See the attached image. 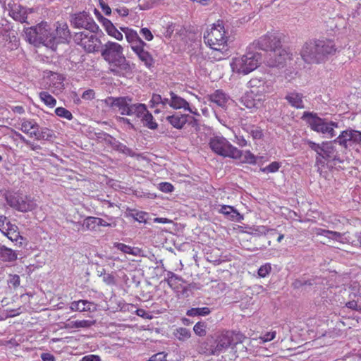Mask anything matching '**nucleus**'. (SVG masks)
Instances as JSON below:
<instances>
[{
  "label": "nucleus",
  "mask_w": 361,
  "mask_h": 361,
  "mask_svg": "<svg viewBox=\"0 0 361 361\" xmlns=\"http://www.w3.org/2000/svg\"><path fill=\"white\" fill-rule=\"evenodd\" d=\"M300 56L306 63H319L316 41L306 42L300 50Z\"/></svg>",
  "instance_id": "nucleus-16"
},
{
  "label": "nucleus",
  "mask_w": 361,
  "mask_h": 361,
  "mask_svg": "<svg viewBox=\"0 0 361 361\" xmlns=\"http://www.w3.org/2000/svg\"><path fill=\"white\" fill-rule=\"evenodd\" d=\"M230 36L225 29L224 23L219 19L204 32V42L212 51L210 58L216 61H221L228 55Z\"/></svg>",
  "instance_id": "nucleus-1"
},
{
  "label": "nucleus",
  "mask_w": 361,
  "mask_h": 361,
  "mask_svg": "<svg viewBox=\"0 0 361 361\" xmlns=\"http://www.w3.org/2000/svg\"><path fill=\"white\" fill-rule=\"evenodd\" d=\"M94 14L108 35L118 41L123 40V35L122 32L116 27L110 20L104 17L97 9L94 10Z\"/></svg>",
  "instance_id": "nucleus-15"
},
{
  "label": "nucleus",
  "mask_w": 361,
  "mask_h": 361,
  "mask_svg": "<svg viewBox=\"0 0 361 361\" xmlns=\"http://www.w3.org/2000/svg\"><path fill=\"white\" fill-rule=\"evenodd\" d=\"M247 132L254 140H260L264 136L263 131L259 127L252 126Z\"/></svg>",
  "instance_id": "nucleus-46"
},
{
  "label": "nucleus",
  "mask_w": 361,
  "mask_h": 361,
  "mask_svg": "<svg viewBox=\"0 0 361 361\" xmlns=\"http://www.w3.org/2000/svg\"><path fill=\"white\" fill-rule=\"evenodd\" d=\"M285 98L293 107H295L296 109L304 108V104L302 100L303 96L302 94L296 92H293L288 93Z\"/></svg>",
  "instance_id": "nucleus-28"
},
{
  "label": "nucleus",
  "mask_w": 361,
  "mask_h": 361,
  "mask_svg": "<svg viewBox=\"0 0 361 361\" xmlns=\"http://www.w3.org/2000/svg\"><path fill=\"white\" fill-rule=\"evenodd\" d=\"M249 84L252 90H250L251 94H255V90H252L254 87H259L262 90L257 91V93L260 92L261 94H263L265 92V82L263 80L252 78L249 81Z\"/></svg>",
  "instance_id": "nucleus-40"
},
{
  "label": "nucleus",
  "mask_w": 361,
  "mask_h": 361,
  "mask_svg": "<svg viewBox=\"0 0 361 361\" xmlns=\"http://www.w3.org/2000/svg\"><path fill=\"white\" fill-rule=\"evenodd\" d=\"M176 336L178 338H188L190 337V331L186 328H179Z\"/></svg>",
  "instance_id": "nucleus-52"
},
{
  "label": "nucleus",
  "mask_w": 361,
  "mask_h": 361,
  "mask_svg": "<svg viewBox=\"0 0 361 361\" xmlns=\"http://www.w3.org/2000/svg\"><path fill=\"white\" fill-rule=\"evenodd\" d=\"M20 126L19 129L32 138L39 128V125L33 120L23 119Z\"/></svg>",
  "instance_id": "nucleus-24"
},
{
  "label": "nucleus",
  "mask_w": 361,
  "mask_h": 361,
  "mask_svg": "<svg viewBox=\"0 0 361 361\" xmlns=\"http://www.w3.org/2000/svg\"><path fill=\"white\" fill-rule=\"evenodd\" d=\"M307 143L311 149L317 153L316 164L318 166L324 167L329 164L336 165L343 163V157L345 154L341 147H338V142H335V139L331 141H324L320 144L311 140H307Z\"/></svg>",
  "instance_id": "nucleus-2"
},
{
  "label": "nucleus",
  "mask_w": 361,
  "mask_h": 361,
  "mask_svg": "<svg viewBox=\"0 0 361 361\" xmlns=\"http://www.w3.org/2000/svg\"><path fill=\"white\" fill-rule=\"evenodd\" d=\"M170 101L169 105L173 109H189V103L173 92H170Z\"/></svg>",
  "instance_id": "nucleus-26"
},
{
  "label": "nucleus",
  "mask_w": 361,
  "mask_h": 361,
  "mask_svg": "<svg viewBox=\"0 0 361 361\" xmlns=\"http://www.w3.org/2000/svg\"><path fill=\"white\" fill-rule=\"evenodd\" d=\"M114 12L121 17H126L129 15V9L124 6H119L115 8Z\"/></svg>",
  "instance_id": "nucleus-54"
},
{
  "label": "nucleus",
  "mask_w": 361,
  "mask_h": 361,
  "mask_svg": "<svg viewBox=\"0 0 361 361\" xmlns=\"http://www.w3.org/2000/svg\"><path fill=\"white\" fill-rule=\"evenodd\" d=\"M211 312V310L207 307H196V308H191L190 310H188L187 315L190 317H195V316H206L208 315Z\"/></svg>",
  "instance_id": "nucleus-43"
},
{
  "label": "nucleus",
  "mask_w": 361,
  "mask_h": 361,
  "mask_svg": "<svg viewBox=\"0 0 361 361\" xmlns=\"http://www.w3.org/2000/svg\"><path fill=\"white\" fill-rule=\"evenodd\" d=\"M112 99L111 106L116 108L122 115L135 116L140 117L145 111V104H132V99L128 97L109 98Z\"/></svg>",
  "instance_id": "nucleus-6"
},
{
  "label": "nucleus",
  "mask_w": 361,
  "mask_h": 361,
  "mask_svg": "<svg viewBox=\"0 0 361 361\" xmlns=\"http://www.w3.org/2000/svg\"><path fill=\"white\" fill-rule=\"evenodd\" d=\"M163 101V98L160 94H153L149 101L150 106L154 107L156 105L160 104Z\"/></svg>",
  "instance_id": "nucleus-55"
},
{
  "label": "nucleus",
  "mask_w": 361,
  "mask_h": 361,
  "mask_svg": "<svg viewBox=\"0 0 361 361\" xmlns=\"http://www.w3.org/2000/svg\"><path fill=\"white\" fill-rule=\"evenodd\" d=\"M271 271V266L270 263H265L262 265L257 271V274L260 278L267 277Z\"/></svg>",
  "instance_id": "nucleus-47"
},
{
  "label": "nucleus",
  "mask_w": 361,
  "mask_h": 361,
  "mask_svg": "<svg viewBox=\"0 0 361 361\" xmlns=\"http://www.w3.org/2000/svg\"><path fill=\"white\" fill-rule=\"evenodd\" d=\"M195 333L200 337L206 335V325L204 322H197L193 327Z\"/></svg>",
  "instance_id": "nucleus-48"
},
{
  "label": "nucleus",
  "mask_w": 361,
  "mask_h": 361,
  "mask_svg": "<svg viewBox=\"0 0 361 361\" xmlns=\"http://www.w3.org/2000/svg\"><path fill=\"white\" fill-rule=\"evenodd\" d=\"M208 97L211 102L215 103L219 106H224L228 99L227 95L221 90H216L214 93L209 94Z\"/></svg>",
  "instance_id": "nucleus-29"
},
{
  "label": "nucleus",
  "mask_w": 361,
  "mask_h": 361,
  "mask_svg": "<svg viewBox=\"0 0 361 361\" xmlns=\"http://www.w3.org/2000/svg\"><path fill=\"white\" fill-rule=\"evenodd\" d=\"M64 77L59 73H51L49 76V87L54 94H59L62 92L64 88Z\"/></svg>",
  "instance_id": "nucleus-22"
},
{
  "label": "nucleus",
  "mask_w": 361,
  "mask_h": 361,
  "mask_svg": "<svg viewBox=\"0 0 361 361\" xmlns=\"http://www.w3.org/2000/svg\"><path fill=\"white\" fill-rule=\"evenodd\" d=\"M313 232L317 235H324L327 238V234L329 233V230L323 229L321 228H314L313 229Z\"/></svg>",
  "instance_id": "nucleus-63"
},
{
  "label": "nucleus",
  "mask_w": 361,
  "mask_h": 361,
  "mask_svg": "<svg viewBox=\"0 0 361 361\" xmlns=\"http://www.w3.org/2000/svg\"><path fill=\"white\" fill-rule=\"evenodd\" d=\"M17 259L14 250L5 246H0V259L4 262H12Z\"/></svg>",
  "instance_id": "nucleus-31"
},
{
  "label": "nucleus",
  "mask_w": 361,
  "mask_h": 361,
  "mask_svg": "<svg viewBox=\"0 0 361 361\" xmlns=\"http://www.w3.org/2000/svg\"><path fill=\"white\" fill-rule=\"evenodd\" d=\"M212 150L224 157L239 159L242 156V151L231 145L225 137L214 136L209 141Z\"/></svg>",
  "instance_id": "nucleus-5"
},
{
  "label": "nucleus",
  "mask_w": 361,
  "mask_h": 361,
  "mask_svg": "<svg viewBox=\"0 0 361 361\" xmlns=\"http://www.w3.org/2000/svg\"><path fill=\"white\" fill-rule=\"evenodd\" d=\"M99 5L106 16H110L111 14V8L104 0H99Z\"/></svg>",
  "instance_id": "nucleus-56"
},
{
  "label": "nucleus",
  "mask_w": 361,
  "mask_h": 361,
  "mask_svg": "<svg viewBox=\"0 0 361 361\" xmlns=\"http://www.w3.org/2000/svg\"><path fill=\"white\" fill-rule=\"evenodd\" d=\"M94 92L93 90H87L86 91H85L82 94V98L83 99H86V100H90V99H92L94 98Z\"/></svg>",
  "instance_id": "nucleus-60"
},
{
  "label": "nucleus",
  "mask_w": 361,
  "mask_h": 361,
  "mask_svg": "<svg viewBox=\"0 0 361 361\" xmlns=\"http://www.w3.org/2000/svg\"><path fill=\"white\" fill-rule=\"evenodd\" d=\"M101 55L109 63L111 72L116 74L130 73L132 71L130 63L123 54V47L118 43L108 41L103 47Z\"/></svg>",
  "instance_id": "nucleus-3"
},
{
  "label": "nucleus",
  "mask_w": 361,
  "mask_h": 361,
  "mask_svg": "<svg viewBox=\"0 0 361 361\" xmlns=\"http://www.w3.org/2000/svg\"><path fill=\"white\" fill-rule=\"evenodd\" d=\"M166 121L174 128L182 129L186 123L192 127L198 125L197 120L188 114L176 112L166 117Z\"/></svg>",
  "instance_id": "nucleus-13"
},
{
  "label": "nucleus",
  "mask_w": 361,
  "mask_h": 361,
  "mask_svg": "<svg viewBox=\"0 0 361 361\" xmlns=\"http://www.w3.org/2000/svg\"><path fill=\"white\" fill-rule=\"evenodd\" d=\"M317 46V54L319 55V61L322 57L334 54L336 51V48L334 41L331 39H321L316 41Z\"/></svg>",
  "instance_id": "nucleus-18"
},
{
  "label": "nucleus",
  "mask_w": 361,
  "mask_h": 361,
  "mask_svg": "<svg viewBox=\"0 0 361 361\" xmlns=\"http://www.w3.org/2000/svg\"><path fill=\"white\" fill-rule=\"evenodd\" d=\"M346 154L348 149L361 145V131L348 128L341 132L335 139Z\"/></svg>",
  "instance_id": "nucleus-8"
},
{
  "label": "nucleus",
  "mask_w": 361,
  "mask_h": 361,
  "mask_svg": "<svg viewBox=\"0 0 361 361\" xmlns=\"http://www.w3.org/2000/svg\"><path fill=\"white\" fill-rule=\"evenodd\" d=\"M55 114L58 116L66 118L67 120L69 121L72 120L73 118L72 113L69 110L63 107H57L55 109Z\"/></svg>",
  "instance_id": "nucleus-45"
},
{
  "label": "nucleus",
  "mask_w": 361,
  "mask_h": 361,
  "mask_svg": "<svg viewBox=\"0 0 361 361\" xmlns=\"http://www.w3.org/2000/svg\"><path fill=\"white\" fill-rule=\"evenodd\" d=\"M159 190L163 192L169 193L171 192L174 190L173 185L169 182H162L159 184Z\"/></svg>",
  "instance_id": "nucleus-49"
},
{
  "label": "nucleus",
  "mask_w": 361,
  "mask_h": 361,
  "mask_svg": "<svg viewBox=\"0 0 361 361\" xmlns=\"http://www.w3.org/2000/svg\"><path fill=\"white\" fill-rule=\"evenodd\" d=\"M25 32L26 38L30 44H32L35 46H39L36 25L27 28Z\"/></svg>",
  "instance_id": "nucleus-39"
},
{
  "label": "nucleus",
  "mask_w": 361,
  "mask_h": 361,
  "mask_svg": "<svg viewBox=\"0 0 361 361\" xmlns=\"http://www.w3.org/2000/svg\"><path fill=\"white\" fill-rule=\"evenodd\" d=\"M243 164L255 165L257 163L256 156L250 150L242 152V156L238 159Z\"/></svg>",
  "instance_id": "nucleus-41"
},
{
  "label": "nucleus",
  "mask_w": 361,
  "mask_h": 361,
  "mask_svg": "<svg viewBox=\"0 0 361 361\" xmlns=\"http://www.w3.org/2000/svg\"><path fill=\"white\" fill-rule=\"evenodd\" d=\"M338 127V123L331 121L329 123L324 122L322 126V128L319 129L318 133L322 134H327L329 137H333L336 135L334 128Z\"/></svg>",
  "instance_id": "nucleus-34"
},
{
  "label": "nucleus",
  "mask_w": 361,
  "mask_h": 361,
  "mask_svg": "<svg viewBox=\"0 0 361 361\" xmlns=\"http://www.w3.org/2000/svg\"><path fill=\"white\" fill-rule=\"evenodd\" d=\"M6 230L7 231H4L2 233L11 241L18 242L19 239H22L17 226L11 224Z\"/></svg>",
  "instance_id": "nucleus-33"
},
{
  "label": "nucleus",
  "mask_w": 361,
  "mask_h": 361,
  "mask_svg": "<svg viewBox=\"0 0 361 361\" xmlns=\"http://www.w3.org/2000/svg\"><path fill=\"white\" fill-rule=\"evenodd\" d=\"M82 361H101V359L98 355H89L83 357Z\"/></svg>",
  "instance_id": "nucleus-64"
},
{
  "label": "nucleus",
  "mask_w": 361,
  "mask_h": 361,
  "mask_svg": "<svg viewBox=\"0 0 361 361\" xmlns=\"http://www.w3.org/2000/svg\"><path fill=\"white\" fill-rule=\"evenodd\" d=\"M269 66H280L285 65L287 61L292 59V54L281 47L269 54Z\"/></svg>",
  "instance_id": "nucleus-17"
},
{
  "label": "nucleus",
  "mask_w": 361,
  "mask_h": 361,
  "mask_svg": "<svg viewBox=\"0 0 361 361\" xmlns=\"http://www.w3.org/2000/svg\"><path fill=\"white\" fill-rule=\"evenodd\" d=\"M6 201L11 207L22 212L32 211L36 207L33 200L27 195H11L6 197Z\"/></svg>",
  "instance_id": "nucleus-10"
},
{
  "label": "nucleus",
  "mask_w": 361,
  "mask_h": 361,
  "mask_svg": "<svg viewBox=\"0 0 361 361\" xmlns=\"http://www.w3.org/2000/svg\"><path fill=\"white\" fill-rule=\"evenodd\" d=\"M38 44H43L55 50L56 48V37L51 32V28L47 22L42 21L36 25Z\"/></svg>",
  "instance_id": "nucleus-12"
},
{
  "label": "nucleus",
  "mask_w": 361,
  "mask_h": 361,
  "mask_svg": "<svg viewBox=\"0 0 361 361\" xmlns=\"http://www.w3.org/2000/svg\"><path fill=\"white\" fill-rule=\"evenodd\" d=\"M283 35L278 32H267L259 38L258 44L261 49L270 51L271 53L281 47Z\"/></svg>",
  "instance_id": "nucleus-11"
},
{
  "label": "nucleus",
  "mask_w": 361,
  "mask_h": 361,
  "mask_svg": "<svg viewBox=\"0 0 361 361\" xmlns=\"http://www.w3.org/2000/svg\"><path fill=\"white\" fill-rule=\"evenodd\" d=\"M140 117H142V121L145 126L152 130H155L158 128V124L154 121L152 114L147 111L146 106L145 111L142 113V116Z\"/></svg>",
  "instance_id": "nucleus-30"
},
{
  "label": "nucleus",
  "mask_w": 361,
  "mask_h": 361,
  "mask_svg": "<svg viewBox=\"0 0 361 361\" xmlns=\"http://www.w3.org/2000/svg\"><path fill=\"white\" fill-rule=\"evenodd\" d=\"M94 34L87 31H81L75 32L73 39L74 42L82 47L85 51L94 53L99 50L102 43L101 40Z\"/></svg>",
  "instance_id": "nucleus-7"
},
{
  "label": "nucleus",
  "mask_w": 361,
  "mask_h": 361,
  "mask_svg": "<svg viewBox=\"0 0 361 361\" xmlns=\"http://www.w3.org/2000/svg\"><path fill=\"white\" fill-rule=\"evenodd\" d=\"M98 217L87 216L83 221L82 227L86 231H96L98 228Z\"/></svg>",
  "instance_id": "nucleus-38"
},
{
  "label": "nucleus",
  "mask_w": 361,
  "mask_h": 361,
  "mask_svg": "<svg viewBox=\"0 0 361 361\" xmlns=\"http://www.w3.org/2000/svg\"><path fill=\"white\" fill-rule=\"evenodd\" d=\"M338 127V123L331 121L329 123L324 122L322 126V128L319 129L318 133L322 134H327L329 137H333L336 135L334 128Z\"/></svg>",
  "instance_id": "nucleus-35"
},
{
  "label": "nucleus",
  "mask_w": 361,
  "mask_h": 361,
  "mask_svg": "<svg viewBox=\"0 0 361 361\" xmlns=\"http://www.w3.org/2000/svg\"><path fill=\"white\" fill-rule=\"evenodd\" d=\"M11 224V223L5 216L0 215V231L1 233H3L4 231H7L6 228H9Z\"/></svg>",
  "instance_id": "nucleus-53"
},
{
  "label": "nucleus",
  "mask_w": 361,
  "mask_h": 361,
  "mask_svg": "<svg viewBox=\"0 0 361 361\" xmlns=\"http://www.w3.org/2000/svg\"><path fill=\"white\" fill-rule=\"evenodd\" d=\"M146 46L147 44L144 42L139 46H134L132 50L147 68H150L154 64V59L151 54L145 50V47Z\"/></svg>",
  "instance_id": "nucleus-21"
},
{
  "label": "nucleus",
  "mask_w": 361,
  "mask_h": 361,
  "mask_svg": "<svg viewBox=\"0 0 361 361\" xmlns=\"http://www.w3.org/2000/svg\"><path fill=\"white\" fill-rule=\"evenodd\" d=\"M166 354L164 353H158L150 357V361H164Z\"/></svg>",
  "instance_id": "nucleus-62"
},
{
  "label": "nucleus",
  "mask_w": 361,
  "mask_h": 361,
  "mask_svg": "<svg viewBox=\"0 0 361 361\" xmlns=\"http://www.w3.org/2000/svg\"><path fill=\"white\" fill-rule=\"evenodd\" d=\"M230 345L229 340H204L201 343L200 353L206 355L218 354Z\"/></svg>",
  "instance_id": "nucleus-14"
},
{
  "label": "nucleus",
  "mask_w": 361,
  "mask_h": 361,
  "mask_svg": "<svg viewBox=\"0 0 361 361\" xmlns=\"http://www.w3.org/2000/svg\"><path fill=\"white\" fill-rule=\"evenodd\" d=\"M94 324H95V321L75 320V321L69 322V323L67 324V326L70 328L80 329V328H89Z\"/></svg>",
  "instance_id": "nucleus-42"
},
{
  "label": "nucleus",
  "mask_w": 361,
  "mask_h": 361,
  "mask_svg": "<svg viewBox=\"0 0 361 361\" xmlns=\"http://www.w3.org/2000/svg\"><path fill=\"white\" fill-rule=\"evenodd\" d=\"M121 30L125 34L127 42L133 49L134 46L142 44L145 42L139 37L137 32L128 27H121Z\"/></svg>",
  "instance_id": "nucleus-23"
},
{
  "label": "nucleus",
  "mask_w": 361,
  "mask_h": 361,
  "mask_svg": "<svg viewBox=\"0 0 361 361\" xmlns=\"http://www.w3.org/2000/svg\"><path fill=\"white\" fill-rule=\"evenodd\" d=\"M254 231L255 232L259 233L266 235L269 231H274V229L269 228H267V226H257V228H254Z\"/></svg>",
  "instance_id": "nucleus-61"
},
{
  "label": "nucleus",
  "mask_w": 361,
  "mask_h": 361,
  "mask_svg": "<svg viewBox=\"0 0 361 361\" xmlns=\"http://www.w3.org/2000/svg\"><path fill=\"white\" fill-rule=\"evenodd\" d=\"M20 283V276L17 274H11L9 275V279L8 280V284L14 288L18 287Z\"/></svg>",
  "instance_id": "nucleus-50"
},
{
  "label": "nucleus",
  "mask_w": 361,
  "mask_h": 361,
  "mask_svg": "<svg viewBox=\"0 0 361 361\" xmlns=\"http://www.w3.org/2000/svg\"><path fill=\"white\" fill-rule=\"evenodd\" d=\"M40 100L48 107L54 108L56 104V99L48 92L42 91L39 93Z\"/></svg>",
  "instance_id": "nucleus-37"
},
{
  "label": "nucleus",
  "mask_w": 361,
  "mask_h": 361,
  "mask_svg": "<svg viewBox=\"0 0 361 361\" xmlns=\"http://www.w3.org/2000/svg\"><path fill=\"white\" fill-rule=\"evenodd\" d=\"M261 55L259 53L248 52L245 55L235 57L231 62L233 72L247 75L255 71L260 64Z\"/></svg>",
  "instance_id": "nucleus-4"
},
{
  "label": "nucleus",
  "mask_w": 361,
  "mask_h": 361,
  "mask_svg": "<svg viewBox=\"0 0 361 361\" xmlns=\"http://www.w3.org/2000/svg\"><path fill=\"white\" fill-rule=\"evenodd\" d=\"M54 137L53 131L47 128H39L35 132L33 138L37 140H49Z\"/></svg>",
  "instance_id": "nucleus-36"
},
{
  "label": "nucleus",
  "mask_w": 361,
  "mask_h": 361,
  "mask_svg": "<svg viewBox=\"0 0 361 361\" xmlns=\"http://www.w3.org/2000/svg\"><path fill=\"white\" fill-rule=\"evenodd\" d=\"M140 34L147 41H152L153 39V35L152 32L147 27L142 28L140 30Z\"/></svg>",
  "instance_id": "nucleus-58"
},
{
  "label": "nucleus",
  "mask_w": 361,
  "mask_h": 361,
  "mask_svg": "<svg viewBox=\"0 0 361 361\" xmlns=\"http://www.w3.org/2000/svg\"><path fill=\"white\" fill-rule=\"evenodd\" d=\"M55 36L56 39H58V42L66 43L71 39V31L68 25L65 21H57L55 24Z\"/></svg>",
  "instance_id": "nucleus-20"
},
{
  "label": "nucleus",
  "mask_w": 361,
  "mask_h": 361,
  "mask_svg": "<svg viewBox=\"0 0 361 361\" xmlns=\"http://www.w3.org/2000/svg\"><path fill=\"white\" fill-rule=\"evenodd\" d=\"M71 308L74 311L86 312L94 311L96 310V305L93 302H89L85 300H80L74 301L71 304Z\"/></svg>",
  "instance_id": "nucleus-27"
},
{
  "label": "nucleus",
  "mask_w": 361,
  "mask_h": 361,
  "mask_svg": "<svg viewBox=\"0 0 361 361\" xmlns=\"http://www.w3.org/2000/svg\"><path fill=\"white\" fill-rule=\"evenodd\" d=\"M244 337V338H246L245 336H244L240 332H235L234 331H226L223 335V338H242Z\"/></svg>",
  "instance_id": "nucleus-51"
},
{
  "label": "nucleus",
  "mask_w": 361,
  "mask_h": 361,
  "mask_svg": "<svg viewBox=\"0 0 361 361\" xmlns=\"http://www.w3.org/2000/svg\"><path fill=\"white\" fill-rule=\"evenodd\" d=\"M220 213L225 215L228 219L233 221L240 222L243 220V215L240 214L233 207L222 205L219 210Z\"/></svg>",
  "instance_id": "nucleus-25"
},
{
  "label": "nucleus",
  "mask_w": 361,
  "mask_h": 361,
  "mask_svg": "<svg viewBox=\"0 0 361 361\" xmlns=\"http://www.w3.org/2000/svg\"><path fill=\"white\" fill-rule=\"evenodd\" d=\"M233 142L236 143L238 146L243 147L247 146V142L245 137L240 135H235V139Z\"/></svg>",
  "instance_id": "nucleus-57"
},
{
  "label": "nucleus",
  "mask_w": 361,
  "mask_h": 361,
  "mask_svg": "<svg viewBox=\"0 0 361 361\" xmlns=\"http://www.w3.org/2000/svg\"><path fill=\"white\" fill-rule=\"evenodd\" d=\"M343 236L342 233L337 231H330L329 230V233L327 234V238L336 240H338Z\"/></svg>",
  "instance_id": "nucleus-59"
},
{
  "label": "nucleus",
  "mask_w": 361,
  "mask_h": 361,
  "mask_svg": "<svg viewBox=\"0 0 361 361\" xmlns=\"http://www.w3.org/2000/svg\"><path fill=\"white\" fill-rule=\"evenodd\" d=\"M71 24L75 28H83L90 32L97 33L99 30V25L94 19L85 12H80L74 14L71 20Z\"/></svg>",
  "instance_id": "nucleus-9"
},
{
  "label": "nucleus",
  "mask_w": 361,
  "mask_h": 361,
  "mask_svg": "<svg viewBox=\"0 0 361 361\" xmlns=\"http://www.w3.org/2000/svg\"><path fill=\"white\" fill-rule=\"evenodd\" d=\"M281 167V163L279 161H272L269 165L264 168H261L260 171L263 173H276L279 171V169Z\"/></svg>",
  "instance_id": "nucleus-44"
},
{
  "label": "nucleus",
  "mask_w": 361,
  "mask_h": 361,
  "mask_svg": "<svg viewBox=\"0 0 361 361\" xmlns=\"http://www.w3.org/2000/svg\"><path fill=\"white\" fill-rule=\"evenodd\" d=\"M302 119L310 126L311 130L318 133L325 120L319 117L316 113L305 111Z\"/></svg>",
  "instance_id": "nucleus-19"
},
{
  "label": "nucleus",
  "mask_w": 361,
  "mask_h": 361,
  "mask_svg": "<svg viewBox=\"0 0 361 361\" xmlns=\"http://www.w3.org/2000/svg\"><path fill=\"white\" fill-rule=\"evenodd\" d=\"M114 247L125 254H129L133 256H137L140 253L139 248L130 247L122 243H115Z\"/></svg>",
  "instance_id": "nucleus-32"
}]
</instances>
